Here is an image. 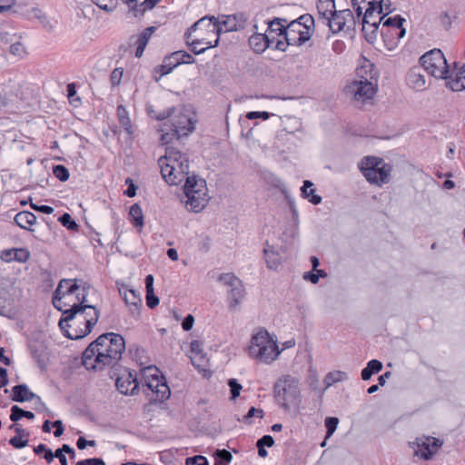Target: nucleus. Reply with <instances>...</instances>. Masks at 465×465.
Here are the masks:
<instances>
[{
  "instance_id": "obj_24",
  "label": "nucleus",
  "mask_w": 465,
  "mask_h": 465,
  "mask_svg": "<svg viewBox=\"0 0 465 465\" xmlns=\"http://www.w3.org/2000/svg\"><path fill=\"white\" fill-rule=\"evenodd\" d=\"M446 80V85L453 92H460L465 89V64L454 75L442 77Z\"/></svg>"
},
{
  "instance_id": "obj_13",
  "label": "nucleus",
  "mask_w": 465,
  "mask_h": 465,
  "mask_svg": "<svg viewBox=\"0 0 465 465\" xmlns=\"http://www.w3.org/2000/svg\"><path fill=\"white\" fill-rule=\"evenodd\" d=\"M333 34H337L343 29L354 32L357 25V15H354L350 9L335 11L333 16L330 17L324 23Z\"/></svg>"
},
{
  "instance_id": "obj_19",
  "label": "nucleus",
  "mask_w": 465,
  "mask_h": 465,
  "mask_svg": "<svg viewBox=\"0 0 465 465\" xmlns=\"http://www.w3.org/2000/svg\"><path fill=\"white\" fill-rule=\"evenodd\" d=\"M190 359L193 365L200 371H206L208 358L203 352L202 343L199 341H193L190 344Z\"/></svg>"
},
{
  "instance_id": "obj_54",
  "label": "nucleus",
  "mask_w": 465,
  "mask_h": 465,
  "mask_svg": "<svg viewBox=\"0 0 465 465\" xmlns=\"http://www.w3.org/2000/svg\"><path fill=\"white\" fill-rule=\"evenodd\" d=\"M30 351L33 359L37 361V363L42 366L45 364V360L43 355V351H40L38 349L35 347H30Z\"/></svg>"
},
{
  "instance_id": "obj_23",
  "label": "nucleus",
  "mask_w": 465,
  "mask_h": 465,
  "mask_svg": "<svg viewBox=\"0 0 465 465\" xmlns=\"http://www.w3.org/2000/svg\"><path fill=\"white\" fill-rule=\"evenodd\" d=\"M356 74L358 77L356 81L366 83L374 82L378 84V71L369 60H365L363 64L357 68Z\"/></svg>"
},
{
  "instance_id": "obj_34",
  "label": "nucleus",
  "mask_w": 465,
  "mask_h": 465,
  "mask_svg": "<svg viewBox=\"0 0 465 465\" xmlns=\"http://www.w3.org/2000/svg\"><path fill=\"white\" fill-rule=\"evenodd\" d=\"M267 267L271 270H275L281 263V257L278 252L272 250V247L268 245L263 250Z\"/></svg>"
},
{
  "instance_id": "obj_11",
  "label": "nucleus",
  "mask_w": 465,
  "mask_h": 465,
  "mask_svg": "<svg viewBox=\"0 0 465 465\" xmlns=\"http://www.w3.org/2000/svg\"><path fill=\"white\" fill-rule=\"evenodd\" d=\"M420 60L423 69L436 78L446 77V74H449L446 58L440 49L427 52Z\"/></svg>"
},
{
  "instance_id": "obj_51",
  "label": "nucleus",
  "mask_w": 465,
  "mask_h": 465,
  "mask_svg": "<svg viewBox=\"0 0 465 465\" xmlns=\"http://www.w3.org/2000/svg\"><path fill=\"white\" fill-rule=\"evenodd\" d=\"M339 420L335 417H329L325 420V427L327 429V437H331L337 429Z\"/></svg>"
},
{
  "instance_id": "obj_12",
  "label": "nucleus",
  "mask_w": 465,
  "mask_h": 465,
  "mask_svg": "<svg viewBox=\"0 0 465 465\" xmlns=\"http://www.w3.org/2000/svg\"><path fill=\"white\" fill-rule=\"evenodd\" d=\"M219 281L230 288L227 292L228 307L230 310H236L243 301L245 289L242 282L233 273H223L219 276Z\"/></svg>"
},
{
  "instance_id": "obj_52",
  "label": "nucleus",
  "mask_w": 465,
  "mask_h": 465,
  "mask_svg": "<svg viewBox=\"0 0 465 465\" xmlns=\"http://www.w3.org/2000/svg\"><path fill=\"white\" fill-rule=\"evenodd\" d=\"M124 74L123 68H115L110 75V81L113 86H117L120 84L122 77Z\"/></svg>"
},
{
  "instance_id": "obj_30",
  "label": "nucleus",
  "mask_w": 465,
  "mask_h": 465,
  "mask_svg": "<svg viewBox=\"0 0 465 465\" xmlns=\"http://www.w3.org/2000/svg\"><path fill=\"white\" fill-rule=\"evenodd\" d=\"M407 83L412 89L420 91L425 89L426 80L419 68L411 69L407 76Z\"/></svg>"
},
{
  "instance_id": "obj_36",
  "label": "nucleus",
  "mask_w": 465,
  "mask_h": 465,
  "mask_svg": "<svg viewBox=\"0 0 465 465\" xmlns=\"http://www.w3.org/2000/svg\"><path fill=\"white\" fill-rule=\"evenodd\" d=\"M117 117L121 126L126 131L127 134H132V123L129 118V114L124 105L117 106Z\"/></svg>"
},
{
  "instance_id": "obj_22",
  "label": "nucleus",
  "mask_w": 465,
  "mask_h": 465,
  "mask_svg": "<svg viewBox=\"0 0 465 465\" xmlns=\"http://www.w3.org/2000/svg\"><path fill=\"white\" fill-rule=\"evenodd\" d=\"M274 36L268 34H254L249 38L250 47L257 54L263 53L273 42Z\"/></svg>"
},
{
  "instance_id": "obj_32",
  "label": "nucleus",
  "mask_w": 465,
  "mask_h": 465,
  "mask_svg": "<svg viewBox=\"0 0 465 465\" xmlns=\"http://www.w3.org/2000/svg\"><path fill=\"white\" fill-rule=\"evenodd\" d=\"M15 222L19 227L28 230L30 226L36 223V217L31 212L23 211L15 216Z\"/></svg>"
},
{
  "instance_id": "obj_63",
  "label": "nucleus",
  "mask_w": 465,
  "mask_h": 465,
  "mask_svg": "<svg viewBox=\"0 0 465 465\" xmlns=\"http://www.w3.org/2000/svg\"><path fill=\"white\" fill-rule=\"evenodd\" d=\"M194 323V318L193 315L188 314L182 322V327L184 331H188L192 330Z\"/></svg>"
},
{
  "instance_id": "obj_59",
  "label": "nucleus",
  "mask_w": 465,
  "mask_h": 465,
  "mask_svg": "<svg viewBox=\"0 0 465 465\" xmlns=\"http://www.w3.org/2000/svg\"><path fill=\"white\" fill-rule=\"evenodd\" d=\"M174 112H175V108L171 107V108H168V109L163 110V112L159 113L154 117H155V119H157L159 121L165 120L167 118H170V120H171Z\"/></svg>"
},
{
  "instance_id": "obj_21",
  "label": "nucleus",
  "mask_w": 465,
  "mask_h": 465,
  "mask_svg": "<svg viewBox=\"0 0 465 465\" xmlns=\"http://www.w3.org/2000/svg\"><path fill=\"white\" fill-rule=\"evenodd\" d=\"M155 30L156 27L149 26L145 28L140 35L132 36L130 38L131 43H134V45H136L135 56L137 58H140L143 55L144 49Z\"/></svg>"
},
{
  "instance_id": "obj_37",
  "label": "nucleus",
  "mask_w": 465,
  "mask_h": 465,
  "mask_svg": "<svg viewBox=\"0 0 465 465\" xmlns=\"http://www.w3.org/2000/svg\"><path fill=\"white\" fill-rule=\"evenodd\" d=\"M129 216L134 226L140 228L143 226V214L142 208L138 203H134L130 207Z\"/></svg>"
},
{
  "instance_id": "obj_3",
  "label": "nucleus",
  "mask_w": 465,
  "mask_h": 465,
  "mask_svg": "<svg viewBox=\"0 0 465 465\" xmlns=\"http://www.w3.org/2000/svg\"><path fill=\"white\" fill-rule=\"evenodd\" d=\"M124 349V340L121 335L114 332L104 333L83 352V365L87 370L94 371L114 366L120 361Z\"/></svg>"
},
{
  "instance_id": "obj_58",
  "label": "nucleus",
  "mask_w": 465,
  "mask_h": 465,
  "mask_svg": "<svg viewBox=\"0 0 465 465\" xmlns=\"http://www.w3.org/2000/svg\"><path fill=\"white\" fill-rule=\"evenodd\" d=\"M35 411H39V412H50L49 409L47 408L46 404L42 401V399L40 398V396L36 395V397H35Z\"/></svg>"
},
{
  "instance_id": "obj_47",
  "label": "nucleus",
  "mask_w": 465,
  "mask_h": 465,
  "mask_svg": "<svg viewBox=\"0 0 465 465\" xmlns=\"http://www.w3.org/2000/svg\"><path fill=\"white\" fill-rule=\"evenodd\" d=\"M24 435H15L9 440V443L15 449H23L28 444V438L24 439Z\"/></svg>"
},
{
  "instance_id": "obj_39",
  "label": "nucleus",
  "mask_w": 465,
  "mask_h": 465,
  "mask_svg": "<svg viewBox=\"0 0 465 465\" xmlns=\"http://www.w3.org/2000/svg\"><path fill=\"white\" fill-rule=\"evenodd\" d=\"M161 0H144L140 5H134L130 8L134 16L143 15L147 10L153 9Z\"/></svg>"
},
{
  "instance_id": "obj_61",
  "label": "nucleus",
  "mask_w": 465,
  "mask_h": 465,
  "mask_svg": "<svg viewBox=\"0 0 465 465\" xmlns=\"http://www.w3.org/2000/svg\"><path fill=\"white\" fill-rule=\"evenodd\" d=\"M95 445V440H87L84 437H79L76 441L79 450H84L87 446L94 447Z\"/></svg>"
},
{
  "instance_id": "obj_5",
  "label": "nucleus",
  "mask_w": 465,
  "mask_h": 465,
  "mask_svg": "<svg viewBox=\"0 0 465 465\" xmlns=\"http://www.w3.org/2000/svg\"><path fill=\"white\" fill-rule=\"evenodd\" d=\"M248 353L252 359L270 364L278 358L281 351L276 341L272 339L269 332L265 330H260L252 336Z\"/></svg>"
},
{
  "instance_id": "obj_57",
  "label": "nucleus",
  "mask_w": 465,
  "mask_h": 465,
  "mask_svg": "<svg viewBox=\"0 0 465 465\" xmlns=\"http://www.w3.org/2000/svg\"><path fill=\"white\" fill-rule=\"evenodd\" d=\"M125 183L128 184V188L124 191V195L128 197H134L136 194V189L137 187L134 185L132 179L127 178L125 180Z\"/></svg>"
},
{
  "instance_id": "obj_53",
  "label": "nucleus",
  "mask_w": 465,
  "mask_h": 465,
  "mask_svg": "<svg viewBox=\"0 0 465 465\" xmlns=\"http://www.w3.org/2000/svg\"><path fill=\"white\" fill-rule=\"evenodd\" d=\"M9 49L10 53L15 56H22L25 53V46L20 42L12 44Z\"/></svg>"
},
{
  "instance_id": "obj_49",
  "label": "nucleus",
  "mask_w": 465,
  "mask_h": 465,
  "mask_svg": "<svg viewBox=\"0 0 465 465\" xmlns=\"http://www.w3.org/2000/svg\"><path fill=\"white\" fill-rule=\"evenodd\" d=\"M99 8L112 12L115 8V0H92Z\"/></svg>"
},
{
  "instance_id": "obj_43",
  "label": "nucleus",
  "mask_w": 465,
  "mask_h": 465,
  "mask_svg": "<svg viewBox=\"0 0 465 465\" xmlns=\"http://www.w3.org/2000/svg\"><path fill=\"white\" fill-rule=\"evenodd\" d=\"M347 375L345 372L341 371H336L332 372H329L326 377L324 378V384L326 388L331 387L336 382L342 381L346 380Z\"/></svg>"
},
{
  "instance_id": "obj_20",
  "label": "nucleus",
  "mask_w": 465,
  "mask_h": 465,
  "mask_svg": "<svg viewBox=\"0 0 465 465\" xmlns=\"http://www.w3.org/2000/svg\"><path fill=\"white\" fill-rule=\"evenodd\" d=\"M239 16V15H223L216 17L219 39L223 33L237 31L242 26L240 23Z\"/></svg>"
},
{
  "instance_id": "obj_62",
  "label": "nucleus",
  "mask_w": 465,
  "mask_h": 465,
  "mask_svg": "<svg viewBox=\"0 0 465 465\" xmlns=\"http://www.w3.org/2000/svg\"><path fill=\"white\" fill-rule=\"evenodd\" d=\"M31 207L35 210V211H38L42 213H45V214H51L54 213V208L49 206V205H37V204H35V203H31Z\"/></svg>"
},
{
  "instance_id": "obj_33",
  "label": "nucleus",
  "mask_w": 465,
  "mask_h": 465,
  "mask_svg": "<svg viewBox=\"0 0 465 465\" xmlns=\"http://www.w3.org/2000/svg\"><path fill=\"white\" fill-rule=\"evenodd\" d=\"M382 367H383V365H382L381 361L375 360V359L371 360L367 363L366 367L361 370V379L363 381L370 380L373 374L380 372L382 370Z\"/></svg>"
},
{
  "instance_id": "obj_16",
  "label": "nucleus",
  "mask_w": 465,
  "mask_h": 465,
  "mask_svg": "<svg viewBox=\"0 0 465 465\" xmlns=\"http://www.w3.org/2000/svg\"><path fill=\"white\" fill-rule=\"evenodd\" d=\"M414 449V455L425 460H430L440 449L443 441L433 437H419L412 443H410Z\"/></svg>"
},
{
  "instance_id": "obj_10",
  "label": "nucleus",
  "mask_w": 465,
  "mask_h": 465,
  "mask_svg": "<svg viewBox=\"0 0 465 465\" xmlns=\"http://www.w3.org/2000/svg\"><path fill=\"white\" fill-rule=\"evenodd\" d=\"M360 21L357 19V25H361V30L365 35L368 42H372L376 38V32L384 19L381 16L382 13V5H371L364 8Z\"/></svg>"
},
{
  "instance_id": "obj_18",
  "label": "nucleus",
  "mask_w": 465,
  "mask_h": 465,
  "mask_svg": "<svg viewBox=\"0 0 465 465\" xmlns=\"http://www.w3.org/2000/svg\"><path fill=\"white\" fill-rule=\"evenodd\" d=\"M190 32L199 31L201 37L214 36L218 38L216 16L205 15L195 22L189 29Z\"/></svg>"
},
{
  "instance_id": "obj_55",
  "label": "nucleus",
  "mask_w": 465,
  "mask_h": 465,
  "mask_svg": "<svg viewBox=\"0 0 465 465\" xmlns=\"http://www.w3.org/2000/svg\"><path fill=\"white\" fill-rule=\"evenodd\" d=\"M186 465H209L205 457L198 455L186 460Z\"/></svg>"
},
{
  "instance_id": "obj_25",
  "label": "nucleus",
  "mask_w": 465,
  "mask_h": 465,
  "mask_svg": "<svg viewBox=\"0 0 465 465\" xmlns=\"http://www.w3.org/2000/svg\"><path fill=\"white\" fill-rule=\"evenodd\" d=\"M120 293L122 294L125 303L130 306L132 312H138L140 306L142 305V299L139 292L126 288L120 290Z\"/></svg>"
},
{
  "instance_id": "obj_28",
  "label": "nucleus",
  "mask_w": 465,
  "mask_h": 465,
  "mask_svg": "<svg viewBox=\"0 0 465 465\" xmlns=\"http://www.w3.org/2000/svg\"><path fill=\"white\" fill-rule=\"evenodd\" d=\"M219 45V38H214V40L209 39V37L202 36L200 38L193 39L190 45L192 46V52L194 54H201L205 52L208 48L215 47Z\"/></svg>"
},
{
  "instance_id": "obj_64",
  "label": "nucleus",
  "mask_w": 465,
  "mask_h": 465,
  "mask_svg": "<svg viewBox=\"0 0 465 465\" xmlns=\"http://www.w3.org/2000/svg\"><path fill=\"white\" fill-rule=\"evenodd\" d=\"M252 417L262 418L263 417V411L262 409H257V408L252 407L248 411L247 414L244 416V419L248 420V419L252 418Z\"/></svg>"
},
{
  "instance_id": "obj_44",
  "label": "nucleus",
  "mask_w": 465,
  "mask_h": 465,
  "mask_svg": "<svg viewBox=\"0 0 465 465\" xmlns=\"http://www.w3.org/2000/svg\"><path fill=\"white\" fill-rule=\"evenodd\" d=\"M53 173L61 182L67 181L70 176L68 169L61 164L53 167Z\"/></svg>"
},
{
  "instance_id": "obj_50",
  "label": "nucleus",
  "mask_w": 465,
  "mask_h": 465,
  "mask_svg": "<svg viewBox=\"0 0 465 465\" xmlns=\"http://www.w3.org/2000/svg\"><path fill=\"white\" fill-rule=\"evenodd\" d=\"M296 22H301V25L304 26V30L311 32V28L314 25V19L311 15H301Z\"/></svg>"
},
{
  "instance_id": "obj_6",
  "label": "nucleus",
  "mask_w": 465,
  "mask_h": 465,
  "mask_svg": "<svg viewBox=\"0 0 465 465\" xmlns=\"http://www.w3.org/2000/svg\"><path fill=\"white\" fill-rule=\"evenodd\" d=\"M360 170L366 180L378 186L389 183L392 167L382 158L365 156L360 163Z\"/></svg>"
},
{
  "instance_id": "obj_26",
  "label": "nucleus",
  "mask_w": 465,
  "mask_h": 465,
  "mask_svg": "<svg viewBox=\"0 0 465 465\" xmlns=\"http://www.w3.org/2000/svg\"><path fill=\"white\" fill-rule=\"evenodd\" d=\"M30 257V252L24 248L20 249H6L2 252L0 258L6 262H10L13 261H16L19 262H25Z\"/></svg>"
},
{
  "instance_id": "obj_56",
  "label": "nucleus",
  "mask_w": 465,
  "mask_h": 465,
  "mask_svg": "<svg viewBox=\"0 0 465 465\" xmlns=\"http://www.w3.org/2000/svg\"><path fill=\"white\" fill-rule=\"evenodd\" d=\"M146 304L150 309H153L159 304V298L152 292H146Z\"/></svg>"
},
{
  "instance_id": "obj_8",
  "label": "nucleus",
  "mask_w": 465,
  "mask_h": 465,
  "mask_svg": "<svg viewBox=\"0 0 465 465\" xmlns=\"http://www.w3.org/2000/svg\"><path fill=\"white\" fill-rule=\"evenodd\" d=\"M83 293H85V289L81 288L75 279H63L54 293L53 304L57 310L63 311L64 307L69 305L71 302H74V296L80 302Z\"/></svg>"
},
{
  "instance_id": "obj_1",
  "label": "nucleus",
  "mask_w": 465,
  "mask_h": 465,
  "mask_svg": "<svg viewBox=\"0 0 465 465\" xmlns=\"http://www.w3.org/2000/svg\"><path fill=\"white\" fill-rule=\"evenodd\" d=\"M163 180L170 185H177L185 180L182 203L187 211L199 213L209 203L210 196L206 182L203 178L189 174V161L185 154L174 148H168L158 161Z\"/></svg>"
},
{
  "instance_id": "obj_41",
  "label": "nucleus",
  "mask_w": 465,
  "mask_h": 465,
  "mask_svg": "<svg viewBox=\"0 0 465 465\" xmlns=\"http://www.w3.org/2000/svg\"><path fill=\"white\" fill-rule=\"evenodd\" d=\"M24 417L33 420L35 418V414L32 411L23 410L17 405L12 406L10 414V420L12 421L16 422Z\"/></svg>"
},
{
  "instance_id": "obj_31",
  "label": "nucleus",
  "mask_w": 465,
  "mask_h": 465,
  "mask_svg": "<svg viewBox=\"0 0 465 465\" xmlns=\"http://www.w3.org/2000/svg\"><path fill=\"white\" fill-rule=\"evenodd\" d=\"M313 183L311 181H304L303 185L301 188V194L304 199H307L310 203L314 205L322 203V196L315 193V190L312 188Z\"/></svg>"
},
{
  "instance_id": "obj_9",
  "label": "nucleus",
  "mask_w": 465,
  "mask_h": 465,
  "mask_svg": "<svg viewBox=\"0 0 465 465\" xmlns=\"http://www.w3.org/2000/svg\"><path fill=\"white\" fill-rule=\"evenodd\" d=\"M275 398L278 403L285 410H290L300 402V391L292 377L281 379L275 385Z\"/></svg>"
},
{
  "instance_id": "obj_15",
  "label": "nucleus",
  "mask_w": 465,
  "mask_h": 465,
  "mask_svg": "<svg viewBox=\"0 0 465 465\" xmlns=\"http://www.w3.org/2000/svg\"><path fill=\"white\" fill-rule=\"evenodd\" d=\"M195 62L193 56L186 51H176L166 55L163 64L154 68V73H158L160 77L170 74L175 67L180 64H192Z\"/></svg>"
},
{
  "instance_id": "obj_35",
  "label": "nucleus",
  "mask_w": 465,
  "mask_h": 465,
  "mask_svg": "<svg viewBox=\"0 0 465 465\" xmlns=\"http://www.w3.org/2000/svg\"><path fill=\"white\" fill-rule=\"evenodd\" d=\"M381 34L385 40L388 38L399 41L404 37L406 30L402 25H393L392 27L384 28V30L381 29Z\"/></svg>"
},
{
  "instance_id": "obj_38",
  "label": "nucleus",
  "mask_w": 465,
  "mask_h": 465,
  "mask_svg": "<svg viewBox=\"0 0 465 465\" xmlns=\"http://www.w3.org/2000/svg\"><path fill=\"white\" fill-rule=\"evenodd\" d=\"M383 0H351V5L357 13V19L360 21L362 11L365 7L371 5H379Z\"/></svg>"
},
{
  "instance_id": "obj_45",
  "label": "nucleus",
  "mask_w": 465,
  "mask_h": 465,
  "mask_svg": "<svg viewBox=\"0 0 465 465\" xmlns=\"http://www.w3.org/2000/svg\"><path fill=\"white\" fill-rule=\"evenodd\" d=\"M58 221L62 223L63 226H64L66 229L74 231L77 230L78 224L75 223L74 220L72 219L71 215L67 213H64L62 214Z\"/></svg>"
},
{
  "instance_id": "obj_27",
  "label": "nucleus",
  "mask_w": 465,
  "mask_h": 465,
  "mask_svg": "<svg viewBox=\"0 0 465 465\" xmlns=\"http://www.w3.org/2000/svg\"><path fill=\"white\" fill-rule=\"evenodd\" d=\"M36 394L30 391L26 384H18L12 388V401L25 402L34 401Z\"/></svg>"
},
{
  "instance_id": "obj_29",
  "label": "nucleus",
  "mask_w": 465,
  "mask_h": 465,
  "mask_svg": "<svg viewBox=\"0 0 465 465\" xmlns=\"http://www.w3.org/2000/svg\"><path fill=\"white\" fill-rule=\"evenodd\" d=\"M317 11L323 23L333 16L336 11L335 0H318Z\"/></svg>"
},
{
  "instance_id": "obj_4",
  "label": "nucleus",
  "mask_w": 465,
  "mask_h": 465,
  "mask_svg": "<svg viewBox=\"0 0 465 465\" xmlns=\"http://www.w3.org/2000/svg\"><path fill=\"white\" fill-rule=\"evenodd\" d=\"M86 293L82 300L74 302L70 308H63L59 327L71 340H78L88 335L99 319V311L93 305L85 304Z\"/></svg>"
},
{
  "instance_id": "obj_48",
  "label": "nucleus",
  "mask_w": 465,
  "mask_h": 465,
  "mask_svg": "<svg viewBox=\"0 0 465 465\" xmlns=\"http://www.w3.org/2000/svg\"><path fill=\"white\" fill-rule=\"evenodd\" d=\"M228 385H229L230 391H231V399L234 401L237 397H239L242 387L237 381L236 379H230L228 381Z\"/></svg>"
},
{
  "instance_id": "obj_2",
  "label": "nucleus",
  "mask_w": 465,
  "mask_h": 465,
  "mask_svg": "<svg viewBox=\"0 0 465 465\" xmlns=\"http://www.w3.org/2000/svg\"><path fill=\"white\" fill-rule=\"evenodd\" d=\"M142 384L151 401L163 402L170 397L171 391L160 370L153 365L141 370L140 380L131 371L122 373L116 380V388L122 394H134Z\"/></svg>"
},
{
  "instance_id": "obj_42",
  "label": "nucleus",
  "mask_w": 465,
  "mask_h": 465,
  "mask_svg": "<svg viewBox=\"0 0 465 465\" xmlns=\"http://www.w3.org/2000/svg\"><path fill=\"white\" fill-rule=\"evenodd\" d=\"M213 457L214 465H229L232 459L231 452L226 450H216Z\"/></svg>"
},
{
  "instance_id": "obj_17",
  "label": "nucleus",
  "mask_w": 465,
  "mask_h": 465,
  "mask_svg": "<svg viewBox=\"0 0 465 465\" xmlns=\"http://www.w3.org/2000/svg\"><path fill=\"white\" fill-rule=\"evenodd\" d=\"M312 36V33L304 31V26L301 25V22L292 21L287 25L284 31V39L289 41L292 45H302Z\"/></svg>"
},
{
  "instance_id": "obj_60",
  "label": "nucleus",
  "mask_w": 465,
  "mask_h": 465,
  "mask_svg": "<svg viewBox=\"0 0 465 465\" xmlns=\"http://www.w3.org/2000/svg\"><path fill=\"white\" fill-rule=\"evenodd\" d=\"M274 444V440L271 435H264L257 440L256 445L262 447H272Z\"/></svg>"
},
{
  "instance_id": "obj_46",
  "label": "nucleus",
  "mask_w": 465,
  "mask_h": 465,
  "mask_svg": "<svg viewBox=\"0 0 465 465\" xmlns=\"http://www.w3.org/2000/svg\"><path fill=\"white\" fill-rule=\"evenodd\" d=\"M405 22V19L400 15H395L393 17H388L382 22L381 29L392 27L393 25H402Z\"/></svg>"
},
{
  "instance_id": "obj_7",
  "label": "nucleus",
  "mask_w": 465,
  "mask_h": 465,
  "mask_svg": "<svg viewBox=\"0 0 465 465\" xmlns=\"http://www.w3.org/2000/svg\"><path fill=\"white\" fill-rule=\"evenodd\" d=\"M194 129V121L188 109L175 108V112L170 120V132L162 130L161 141L168 143L173 138L179 139L182 136L188 135Z\"/></svg>"
},
{
  "instance_id": "obj_40",
  "label": "nucleus",
  "mask_w": 465,
  "mask_h": 465,
  "mask_svg": "<svg viewBox=\"0 0 465 465\" xmlns=\"http://www.w3.org/2000/svg\"><path fill=\"white\" fill-rule=\"evenodd\" d=\"M285 23H286V20H284V19H274L273 21H272L269 24L266 34H268L270 35L271 34L274 33L278 36L284 35V31L287 26V25H285Z\"/></svg>"
},
{
  "instance_id": "obj_14",
  "label": "nucleus",
  "mask_w": 465,
  "mask_h": 465,
  "mask_svg": "<svg viewBox=\"0 0 465 465\" xmlns=\"http://www.w3.org/2000/svg\"><path fill=\"white\" fill-rule=\"evenodd\" d=\"M378 90V84L374 82L352 81L345 87V92L355 101L365 103L371 100Z\"/></svg>"
}]
</instances>
